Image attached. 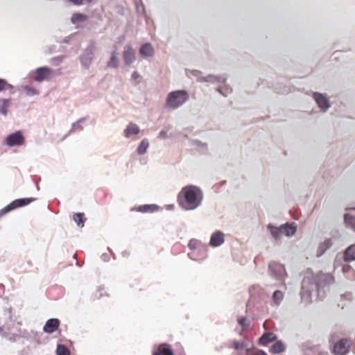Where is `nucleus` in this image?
Segmentation results:
<instances>
[{"instance_id": "nucleus-1", "label": "nucleus", "mask_w": 355, "mask_h": 355, "mask_svg": "<svg viewBox=\"0 0 355 355\" xmlns=\"http://www.w3.org/2000/svg\"><path fill=\"white\" fill-rule=\"evenodd\" d=\"M332 281L333 277L331 275L320 273L315 275L312 272H306L302 283L300 292L302 302L310 304L313 300L322 297L324 286Z\"/></svg>"}, {"instance_id": "nucleus-2", "label": "nucleus", "mask_w": 355, "mask_h": 355, "mask_svg": "<svg viewBox=\"0 0 355 355\" xmlns=\"http://www.w3.org/2000/svg\"><path fill=\"white\" fill-rule=\"evenodd\" d=\"M204 195L201 189L195 185H187L182 188L177 196L180 207L184 211H193L200 207Z\"/></svg>"}, {"instance_id": "nucleus-3", "label": "nucleus", "mask_w": 355, "mask_h": 355, "mask_svg": "<svg viewBox=\"0 0 355 355\" xmlns=\"http://www.w3.org/2000/svg\"><path fill=\"white\" fill-rule=\"evenodd\" d=\"M189 99V94L184 89L170 92L166 98L165 108L175 110L184 105Z\"/></svg>"}, {"instance_id": "nucleus-4", "label": "nucleus", "mask_w": 355, "mask_h": 355, "mask_svg": "<svg viewBox=\"0 0 355 355\" xmlns=\"http://www.w3.org/2000/svg\"><path fill=\"white\" fill-rule=\"evenodd\" d=\"M269 273L270 277L275 281L272 284L275 286L282 285L286 276L284 266L277 262H272L269 265Z\"/></svg>"}, {"instance_id": "nucleus-5", "label": "nucleus", "mask_w": 355, "mask_h": 355, "mask_svg": "<svg viewBox=\"0 0 355 355\" xmlns=\"http://www.w3.org/2000/svg\"><path fill=\"white\" fill-rule=\"evenodd\" d=\"M35 200L34 198H19L12 201L11 203L6 206L0 210V218L8 213L9 211L30 204Z\"/></svg>"}, {"instance_id": "nucleus-6", "label": "nucleus", "mask_w": 355, "mask_h": 355, "mask_svg": "<svg viewBox=\"0 0 355 355\" xmlns=\"http://www.w3.org/2000/svg\"><path fill=\"white\" fill-rule=\"evenodd\" d=\"M25 138L21 131H16L8 135L3 141V144L8 147L20 146L24 144Z\"/></svg>"}, {"instance_id": "nucleus-7", "label": "nucleus", "mask_w": 355, "mask_h": 355, "mask_svg": "<svg viewBox=\"0 0 355 355\" xmlns=\"http://www.w3.org/2000/svg\"><path fill=\"white\" fill-rule=\"evenodd\" d=\"M32 73H35V76H33L34 80L39 83L44 80H49L53 76V71L47 67H39Z\"/></svg>"}, {"instance_id": "nucleus-8", "label": "nucleus", "mask_w": 355, "mask_h": 355, "mask_svg": "<svg viewBox=\"0 0 355 355\" xmlns=\"http://www.w3.org/2000/svg\"><path fill=\"white\" fill-rule=\"evenodd\" d=\"M140 132L141 129L139 125L131 122L126 125L125 128L123 130V135L126 139L135 141L139 138L138 135Z\"/></svg>"}, {"instance_id": "nucleus-9", "label": "nucleus", "mask_w": 355, "mask_h": 355, "mask_svg": "<svg viewBox=\"0 0 355 355\" xmlns=\"http://www.w3.org/2000/svg\"><path fill=\"white\" fill-rule=\"evenodd\" d=\"M94 55V47L93 46H89L83 54L80 56V62L84 69H89L92 63Z\"/></svg>"}, {"instance_id": "nucleus-10", "label": "nucleus", "mask_w": 355, "mask_h": 355, "mask_svg": "<svg viewBox=\"0 0 355 355\" xmlns=\"http://www.w3.org/2000/svg\"><path fill=\"white\" fill-rule=\"evenodd\" d=\"M3 315L5 321L3 325H0V334L2 336H6L10 330V327L12 324L11 309H5Z\"/></svg>"}, {"instance_id": "nucleus-11", "label": "nucleus", "mask_w": 355, "mask_h": 355, "mask_svg": "<svg viewBox=\"0 0 355 355\" xmlns=\"http://www.w3.org/2000/svg\"><path fill=\"white\" fill-rule=\"evenodd\" d=\"M122 56L124 64L130 66L136 60V51L130 45H126L124 46Z\"/></svg>"}, {"instance_id": "nucleus-12", "label": "nucleus", "mask_w": 355, "mask_h": 355, "mask_svg": "<svg viewBox=\"0 0 355 355\" xmlns=\"http://www.w3.org/2000/svg\"><path fill=\"white\" fill-rule=\"evenodd\" d=\"M313 97L322 112H325L330 107V103L326 96L315 92L313 94Z\"/></svg>"}, {"instance_id": "nucleus-13", "label": "nucleus", "mask_w": 355, "mask_h": 355, "mask_svg": "<svg viewBox=\"0 0 355 355\" xmlns=\"http://www.w3.org/2000/svg\"><path fill=\"white\" fill-rule=\"evenodd\" d=\"M349 348V342L347 339H340L334 344L333 352L336 355H343L348 352Z\"/></svg>"}, {"instance_id": "nucleus-14", "label": "nucleus", "mask_w": 355, "mask_h": 355, "mask_svg": "<svg viewBox=\"0 0 355 355\" xmlns=\"http://www.w3.org/2000/svg\"><path fill=\"white\" fill-rule=\"evenodd\" d=\"M225 242V234L221 231L214 232L210 238L209 245L213 248L222 245Z\"/></svg>"}, {"instance_id": "nucleus-15", "label": "nucleus", "mask_w": 355, "mask_h": 355, "mask_svg": "<svg viewBox=\"0 0 355 355\" xmlns=\"http://www.w3.org/2000/svg\"><path fill=\"white\" fill-rule=\"evenodd\" d=\"M202 80V83H208L211 84L225 83L227 80V76L225 75H213L209 74L203 76L200 78Z\"/></svg>"}, {"instance_id": "nucleus-16", "label": "nucleus", "mask_w": 355, "mask_h": 355, "mask_svg": "<svg viewBox=\"0 0 355 355\" xmlns=\"http://www.w3.org/2000/svg\"><path fill=\"white\" fill-rule=\"evenodd\" d=\"M60 324V320L57 318L49 319L43 327V331L47 334H52L58 329Z\"/></svg>"}, {"instance_id": "nucleus-17", "label": "nucleus", "mask_w": 355, "mask_h": 355, "mask_svg": "<svg viewBox=\"0 0 355 355\" xmlns=\"http://www.w3.org/2000/svg\"><path fill=\"white\" fill-rule=\"evenodd\" d=\"M140 55L144 58L153 57L155 54V49L150 43H145L139 49Z\"/></svg>"}, {"instance_id": "nucleus-18", "label": "nucleus", "mask_w": 355, "mask_h": 355, "mask_svg": "<svg viewBox=\"0 0 355 355\" xmlns=\"http://www.w3.org/2000/svg\"><path fill=\"white\" fill-rule=\"evenodd\" d=\"M159 209V207L155 204L140 205L131 209V211H136L142 213H153Z\"/></svg>"}, {"instance_id": "nucleus-19", "label": "nucleus", "mask_w": 355, "mask_h": 355, "mask_svg": "<svg viewBox=\"0 0 355 355\" xmlns=\"http://www.w3.org/2000/svg\"><path fill=\"white\" fill-rule=\"evenodd\" d=\"M108 68L117 69L119 67V53L116 48L111 53L109 61L107 63Z\"/></svg>"}, {"instance_id": "nucleus-20", "label": "nucleus", "mask_w": 355, "mask_h": 355, "mask_svg": "<svg viewBox=\"0 0 355 355\" xmlns=\"http://www.w3.org/2000/svg\"><path fill=\"white\" fill-rule=\"evenodd\" d=\"M190 146L201 153H205L207 150V144L197 139H191Z\"/></svg>"}, {"instance_id": "nucleus-21", "label": "nucleus", "mask_w": 355, "mask_h": 355, "mask_svg": "<svg viewBox=\"0 0 355 355\" xmlns=\"http://www.w3.org/2000/svg\"><path fill=\"white\" fill-rule=\"evenodd\" d=\"M333 245V239H325L322 243L319 245L317 257L322 256L330 247Z\"/></svg>"}, {"instance_id": "nucleus-22", "label": "nucleus", "mask_w": 355, "mask_h": 355, "mask_svg": "<svg viewBox=\"0 0 355 355\" xmlns=\"http://www.w3.org/2000/svg\"><path fill=\"white\" fill-rule=\"evenodd\" d=\"M153 355H173V350L166 344L159 345Z\"/></svg>"}, {"instance_id": "nucleus-23", "label": "nucleus", "mask_w": 355, "mask_h": 355, "mask_svg": "<svg viewBox=\"0 0 355 355\" xmlns=\"http://www.w3.org/2000/svg\"><path fill=\"white\" fill-rule=\"evenodd\" d=\"M282 234H285L286 236H292L296 232V225L294 223H286L282 225Z\"/></svg>"}, {"instance_id": "nucleus-24", "label": "nucleus", "mask_w": 355, "mask_h": 355, "mask_svg": "<svg viewBox=\"0 0 355 355\" xmlns=\"http://www.w3.org/2000/svg\"><path fill=\"white\" fill-rule=\"evenodd\" d=\"M149 141L147 138L143 139L137 148V153L139 155H143L146 153L149 148Z\"/></svg>"}, {"instance_id": "nucleus-25", "label": "nucleus", "mask_w": 355, "mask_h": 355, "mask_svg": "<svg viewBox=\"0 0 355 355\" xmlns=\"http://www.w3.org/2000/svg\"><path fill=\"white\" fill-rule=\"evenodd\" d=\"M268 229L270 230V234L276 240L279 239L282 235V226L275 227L272 224L268 225Z\"/></svg>"}, {"instance_id": "nucleus-26", "label": "nucleus", "mask_w": 355, "mask_h": 355, "mask_svg": "<svg viewBox=\"0 0 355 355\" xmlns=\"http://www.w3.org/2000/svg\"><path fill=\"white\" fill-rule=\"evenodd\" d=\"M84 121H85V119L82 118V119H78L75 123H73L71 124V129H70L69 133L66 135V137L69 136L70 134H71L73 132L83 130V128L82 124L83 123Z\"/></svg>"}, {"instance_id": "nucleus-27", "label": "nucleus", "mask_w": 355, "mask_h": 355, "mask_svg": "<svg viewBox=\"0 0 355 355\" xmlns=\"http://www.w3.org/2000/svg\"><path fill=\"white\" fill-rule=\"evenodd\" d=\"M188 246H189V249H191L192 250H198V249L202 250H205V246L200 241H198L197 239H194L189 241Z\"/></svg>"}, {"instance_id": "nucleus-28", "label": "nucleus", "mask_w": 355, "mask_h": 355, "mask_svg": "<svg viewBox=\"0 0 355 355\" xmlns=\"http://www.w3.org/2000/svg\"><path fill=\"white\" fill-rule=\"evenodd\" d=\"M284 297L283 292L276 290L272 294V302L275 306H279L282 302Z\"/></svg>"}, {"instance_id": "nucleus-29", "label": "nucleus", "mask_w": 355, "mask_h": 355, "mask_svg": "<svg viewBox=\"0 0 355 355\" xmlns=\"http://www.w3.org/2000/svg\"><path fill=\"white\" fill-rule=\"evenodd\" d=\"M345 259L346 261L355 260V244L351 245L347 248L345 253Z\"/></svg>"}, {"instance_id": "nucleus-30", "label": "nucleus", "mask_w": 355, "mask_h": 355, "mask_svg": "<svg viewBox=\"0 0 355 355\" xmlns=\"http://www.w3.org/2000/svg\"><path fill=\"white\" fill-rule=\"evenodd\" d=\"M186 73L189 78H196L198 82L202 83V80H200V78H203L201 75V71L196 69H187Z\"/></svg>"}, {"instance_id": "nucleus-31", "label": "nucleus", "mask_w": 355, "mask_h": 355, "mask_svg": "<svg viewBox=\"0 0 355 355\" xmlns=\"http://www.w3.org/2000/svg\"><path fill=\"white\" fill-rule=\"evenodd\" d=\"M276 338V336L273 333H266L259 339L261 344L266 345L273 341Z\"/></svg>"}, {"instance_id": "nucleus-32", "label": "nucleus", "mask_w": 355, "mask_h": 355, "mask_svg": "<svg viewBox=\"0 0 355 355\" xmlns=\"http://www.w3.org/2000/svg\"><path fill=\"white\" fill-rule=\"evenodd\" d=\"M344 218L347 226L355 230V215L347 213L345 214Z\"/></svg>"}, {"instance_id": "nucleus-33", "label": "nucleus", "mask_w": 355, "mask_h": 355, "mask_svg": "<svg viewBox=\"0 0 355 355\" xmlns=\"http://www.w3.org/2000/svg\"><path fill=\"white\" fill-rule=\"evenodd\" d=\"M284 349L285 347L283 343L281 341H277L272 345L270 348V352L272 354H279L284 352Z\"/></svg>"}, {"instance_id": "nucleus-34", "label": "nucleus", "mask_w": 355, "mask_h": 355, "mask_svg": "<svg viewBox=\"0 0 355 355\" xmlns=\"http://www.w3.org/2000/svg\"><path fill=\"white\" fill-rule=\"evenodd\" d=\"M21 87L24 89L26 95L28 96H33L40 94L39 91L33 87L25 85Z\"/></svg>"}, {"instance_id": "nucleus-35", "label": "nucleus", "mask_w": 355, "mask_h": 355, "mask_svg": "<svg viewBox=\"0 0 355 355\" xmlns=\"http://www.w3.org/2000/svg\"><path fill=\"white\" fill-rule=\"evenodd\" d=\"M10 104V101L8 99L0 100V113L6 115L8 113V107Z\"/></svg>"}, {"instance_id": "nucleus-36", "label": "nucleus", "mask_w": 355, "mask_h": 355, "mask_svg": "<svg viewBox=\"0 0 355 355\" xmlns=\"http://www.w3.org/2000/svg\"><path fill=\"white\" fill-rule=\"evenodd\" d=\"M84 215L82 213H77L73 215V220L78 226L83 227L84 226L85 220Z\"/></svg>"}, {"instance_id": "nucleus-37", "label": "nucleus", "mask_w": 355, "mask_h": 355, "mask_svg": "<svg viewBox=\"0 0 355 355\" xmlns=\"http://www.w3.org/2000/svg\"><path fill=\"white\" fill-rule=\"evenodd\" d=\"M87 20V17L85 15L76 13L71 17V22H83Z\"/></svg>"}, {"instance_id": "nucleus-38", "label": "nucleus", "mask_w": 355, "mask_h": 355, "mask_svg": "<svg viewBox=\"0 0 355 355\" xmlns=\"http://www.w3.org/2000/svg\"><path fill=\"white\" fill-rule=\"evenodd\" d=\"M57 355H69V351L67 347L63 345H58L56 349Z\"/></svg>"}, {"instance_id": "nucleus-39", "label": "nucleus", "mask_w": 355, "mask_h": 355, "mask_svg": "<svg viewBox=\"0 0 355 355\" xmlns=\"http://www.w3.org/2000/svg\"><path fill=\"white\" fill-rule=\"evenodd\" d=\"M217 91L223 96H227L231 92V89L228 86L225 85L223 87L217 88Z\"/></svg>"}, {"instance_id": "nucleus-40", "label": "nucleus", "mask_w": 355, "mask_h": 355, "mask_svg": "<svg viewBox=\"0 0 355 355\" xmlns=\"http://www.w3.org/2000/svg\"><path fill=\"white\" fill-rule=\"evenodd\" d=\"M233 345L234 347L237 350L243 349L245 347V345L243 341H234Z\"/></svg>"}, {"instance_id": "nucleus-41", "label": "nucleus", "mask_w": 355, "mask_h": 355, "mask_svg": "<svg viewBox=\"0 0 355 355\" xmlns=\"http://www.w3.org/2000/svg\"><path fill=\"white\" fill-rule=\"evenodd\" d=\"M246 355H266V353L262 350L250 351V349H246Z\"/></svg>"}, {"instance_id": "nucleus-42", "label": "nucleus", "mask_w": 355, "mask_h": 355, "mask_svg": "<svg viewBox=\"0 0 355 355\" xmlns=\"http://www.w3.org/2000/svg\"><path fill=\"white\" fill-rule=\"evenodd\" d=\"M239 324L243 327V329L246 328L248 326V323L247 322V318L245 317H242L238 319Z\"/></svg>"}, {"instance_id": "nucleus-43", "label": "nucleus", "mask_w": 355, "mask_h": 355, "mask_svg": "<svg viewBox=\"0 0 355 355\" xmlns=\"http://www.w3.org/2000/svg\"><path fill=\"white\" fill-rule=\"evenodd\" d=\"M158 137L160 139H167L168 137L167 132L164 130H162L159 132Z\"/></svg>"}, {"instance_id": "nucleus-44", "label": "nucleus", "mask_w": 355, "mask_h": 355, "mask_svg": "<svg viewBox=\"0 0 355 355\" xmlns=\"http://www.w3.org/2000/svg\"><path fill=\"white\" fill-rule=\"evenodd\" d=\"M352 270V267L351 266L348 265V264H345L343 266V272L344 273H347L349 272L350 270Z\"/></svg>"}, {"instance_id": "nucleus-45", "label": "nucleus", "mask_w": 355, "mask_h": 355, "mask_svg": "<svg viewBox=\"0 0 355 355\" xmlns=\"http://www.w3.org/2000/svg\"><path fill=\"white\" fill-rule=\"evenodd\" d=\"M6 85H7V83L5 80L0 79V91L2 89H4Z\"/></svg>"}, {"instance_id": "nucleus-46", "label": "nucleus", "mask_w": 355, "mask_h": 355, "mask_svg": "<svg viewBox=\"0 0 355 355\" xmlns=\"http://www.w3.org/2000/svg\"><path fill=\"white\" fill-rule=\"evenodd\" d=\"M139 78H140V75H139V73L137 71H134L132 73L131 78L132 80H137V79H138Z\"/></svg>"}, {"instance_id": "nucleus-47", "label": "nucleus", "mask_w": 355, "mask_h": 355, "mask_svg": "<svg viewBox=\"0 0 355 355\" xmlns=\"http://www.w3.org/2000/svg\"><path fill=\"white\" fill-rule=\"evenodd\" d=\"M71 37H72V36H69V37H66L64 39V42L68 43L69 40H71Z\"/></svg>"}, {"instance_id": "nucleus-48", "label": "nucleus", "mask_w": 355, "mask_h": 355, "mask_svg": "<svg viewBox=\"0 0 355 355\" xmlns=\"http://www.w3.org/2000/svg\"><path fill=\"white\" fill-rule=\"evenodd\" d=\"M168 209H174V205H167Z\"/></svg>"}, {"instance_id": "nucleus-49", "label": "nucleus", "mask_w": 355, "mask_h": 355, "mask_svg": "<svg viewBox=\"0 0 355 355\" xmlns=\"http://www.w3.org/2000/svg\"><path fill=\"white\" fill-rule=\"evenodd\" d=\"M12 87H13L12 85L7 83L5 89H12Z\"/></svg>"}, {"instance_id": "nucleus-50", "label": "nucleus", "mask_w": 355, "mask_h": 355, "mask_svg": "<svg viewBox=\"0 0 355 355\" xmlns=\"http://www.w3.org/2000/svg\"><path fill=\"white\" fill-rule=\"evenodd\" d=\"M189 257L191 259H195V258H193V254H189Z\"/></svg>"}, {"instance_id": "nucleus-51", "label": "nucleus", "mask_w": 355, "mask_h": 355, "mask_svg": "<svg viewBox=\"0 0 355 355\" xmlns=\"http://www.w3.org/2000/svg\"><path fill=\"white\" fill-rule=\"evenodd\" d=\"M350 210H353V211H355V207H353V208H349Z\"/></svg>"}, {"instance_id": "nucleus-52", "label": "nucleus", "mask_w": 355, "mask_h": 355, "mask_svg": "<svg viewBox=\"0 0 355 355\" xmlns=\"http://www.w3.org/2000/svg\"><path fill=\"white\" fill-rule=\"evenodd\" d=\"M88 2H91L92 0H87Z\"/></svg>"}]
</instances>
